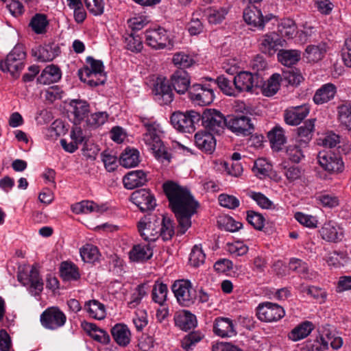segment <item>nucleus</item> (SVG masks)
I'll use <instances>...</instances> for the list:
<instances>
[{"label": "nucleus", "instance_id": "obj_1", "mask_svg": "<svg viewBox=\"0 0 351 351\" xmlns=\"http://www.w3.org/2000/svg\"><path fill=\"white\" fill-rule=\"evenodd\" d=\"M162 187L178 222V233L184 234L191 226V218L195 213L198 203L186 188L173 181L165 182Z\"/></svg>", "mask_w": 351, "mask_h": 351}, {"label": "nucleus", "instance_id": "obj_2", "mask_svg": "<svg viewBox=\"0 0 351 351\" xmlns=\"http://www.w3.org/2000/svg\"><path fill=\"white\" fill-rule=\"evenodd\" d=\"M142 122L146 128V132L143 134L145 143L152 150L154 156L159 162L164 165H168L171 162L172 157L160 139L161 130L159 124L156 122L151 123L145 119H143Z\"/></svg>", "mask_w": 351, "mask_h": 351}, {"label": "nucleus", "instance_id": "obj_3", "mask_svg": "<svg viewBox=\"0 0 351 351\" xmlns=\"http://www.w3.org/2000/svg\"><path fill=\"white\" fill-rule=\"evenodd\" d=\"M171 290L178 302L182 306L189 307L197 300V291L188 280H176L171 286Z\"/></svg>", "mask_w": 351, "mask_h": 351}, {"label": "nucleus", "instance_id": "obj_4", "mask_svg": "<svg viewBox=\"0 0 351 351\" xmlns=\"http://www.w3.org/2000/svg\"><path fill=\"white\" fill-rule=\"evenodd\" d=\"M201 120V114L194 110L185 112L178 111L171 116V123L175 129L182 132H191L195 130V124Z\"/></svg>", "mask_w": 351, "mask_h": 351}, {"label": "nucleus", "instance_id": "obj_5", "mask_svg": "<svg viewBox=\"0 0 351 351\" xmlns=\"http://www.w3.org/2000/svg\"><path fill=\"white\" fill-rule=\"evenodd\" d=\"M26 54L23 45H17L7 56L3 62H1L0 68L3 72H10L13 77H18L19 73L23 69V61Z\"/></svg>", "mask_w": 351, "mask_h": 351}, {"label": "nucleus", "instance_id": "obj_6", "mask_svg": "<svg viewBox=\"0 0 351 351\" xmlns=\"http://www.w3.org/2000/svg\"><path fill=\"white\" fill-rule=\"evenodd\" d=\"M202 124L205 129L210 133L220 134L226 127L228 128V120L223 114L215 109H206L201 115Z\"/></svg>", "mask_w": 351, "mask_h": 351}, {"label": "nucleus", "instance_id": "obj_7", "mask_svg": "<svg viewBox=\"0 0 351 351\" xmlns=\"http://www.w3.org/2000/svg\"><path fill=\"white\" fill-rule=\"evenodd\" d=\"M145 34L146 43L153 49H171L173 47V41L169 34L161 27L147 29Z\"/></svg>", "mask_w": 351, "mask_h": 351}, {"label": "nucleus", "instance_id": "obj_8", "mask_svg": "<svg viewBox=\"0 0 351 351\" xmlns=\"http://www.w3.org/2000/svg\"><path fill=\"white\" fill-rule=\"evenodd\" d=\"M285 40L276 32L263 36L261 40V49L264 53L271 56L278 51V60L282 65H285V50L282 49Z\"/></svg>", "mask_w": 351, "mask_h": 351}, {"label": "nucleus", "instance_id": "obj_9", "mask_svg": "<svg viewBox=\"0 0 351 351\" xmlns=\"http://www.w3.org/2000/svg\"><path fill=\"white\" fill-rule=\"evenodd\" d=\"M17 278L18 280L27 287L32 295H39L43 291L44 283L36 267H32L29 271H20Z\"/></svg>", "mask_w": 351, "mask_h": 351}, {"label": "nucleus", "instance_id": "obj_10", "mask_svg": "<svg viewBox=\"0 0 351 351\" xmlns=\"http://www.w3.org/2000/svg\"><path fill=\"white\" fill-rule=\"evenodd\" d=\"M160 220L155 215L143 217L138 223V232L141 237L147 241H155L160 237Z\"/></svg>", "mask_w": 351, "mask_h": 351}, {"label": "nucleus", "instance_id": "obj_11", "mask_svg": "<svg viewBox=\"0 0 351 351\" xmlns=\"http://www.w3.org/2000/svg\"><path fill=\"white\" fill-rule=\"evenodd\" d=\"M40 321L44 328L53 330L65 324L66 316L59 308L52 306L42 313Z\"/></svg>", "mask_w": 351, "mask_h": 351}, {"label": "nucleus", "instance_id": "obj_12", "mask_svg": "<svg viewBox=\"0 0 351 351\" xmlns=\"http://www.w3.org/2000/svg\"><path fill=\"white\" fill-rule=\"evenodd\" d=\"M243 16L247 24L260 29H263L265 23L275 17L272 14L263 16L261 10L254 5H247L243 10Z\"/></svg>", "mask_w": 351, "mask_h": 351}, {"label": "nucleus", "instance_id": "obj_13", "mask_svg": "<svg viewBox=\"0 0 351 351\" xmlns=\"http://www.w3.org/2000/svg\"><path fill=\"white\" fill-rule=\"evenodd\" d=\"M285 315L283 308L269 302L259 304L256 308V315L259 320L265 322H276Z\"/></svg>", "mask_w": 351, "mask_h": 351}, {"label": "nucleus", "instance_id": "obj_14", "mask_svg": "<svg viewBox=\"0 0 351 351\" xmlns=\"http://www.w3.org/2000/svg\"><path fill=\"white\" fill-rule=\"evenodd\" d=\"M228 128L237 135L242 136H248L254 130V123L245 116L229 117Z\"/></svg>", "mask_w": 351, "mask_h": 351}, {"label": "nucleus", "instance_id": "obj_15", "mask_svg": "<svg viewBox=\"0 0 351 351\" xmlns=\"http://www.w3.org/2000/svg\"><path fill=\"white\" fill-rule=\"evenodd\" d=\"M130 200L136 205L141 211L153 210L156 205L154 195L149 190L145 189L134 191L131 194Z\"/></svg>", "mask_w": 351, "mask_h": 351}, {"label": "nucleus", "instance_id": "obj_16", "mask_svg": "<svg viewBox=\"0 0 351 351\" xmlns=\"http://www.w3.org/2000/svg\"><path fill=\"white\" fill-rule=\"evenodd\" d=\"M189 95L191 99L199 106L210 104L215 97L213 89L200 84H194L189 90Z\"/></svg>", "mask_w": 351, "mask_h": 351}, {"label": "nucleus", "instance_id": "obj_17", "mask_svg": "<svg viewBox=\"0 0 351 351\" xmlns=\"http://www.w3.org/2000/svg\"><path fill=\"white\" fill-rule=\"evenodd\" d=\"M317 160L319 164L329 172H341L343 169L342 158L335 154L319 152Z\"/></svg>", "mask_w": 351, "mask_h": 351}, {"label": "nucleus", "instance_id": "obj_18", "mask_svg": "<svg viewBox=\"0 0 351 351\" xmlns=\"http://www.w3.org/2000/svg\"><path fill=\"white\" fill-rule=\"evenodd\" d=\"M258 79L257 75H253L250 72L242 71L238 73L234 77L237 94L243 91L252 92L258 86Z\"/></svg>", "mask_w": 351, "mask_h": 351}, {"label": "nucleus", "instance_id": "obj_19", "mask_svg": "<svg viewBox=\"0 0 351 351\" xmlns=\"http://www.w3.org/2000/svg\"><path fill=\"white\" fill-rule=\"evenodd\" d=\"M196 147L206 154H212L216 147V140L213 134L207 130L197 132L194 136Z\"/></svg>", "mask_w": 351, "mask_h": 351}, {"label": "nucleus", "instance_id": "obj_20", "mask_svg": "<svg viewBox=\"0 0 351 351\" xmlns=\"http://www.w3.org/2000/svg\"><path fill=\"white\" fill-rule=\"evenodd\" d=\"M214 333L222 338L232 337L237 335L233 321L228 317H217L213 323Z\"/></svg>", "mask_w": 351, "mask_h": 351}, {"label": "nucleus", "instance_id": "obj_21", "mask_svg": "<svg viewBox=\"0 0 351 351\" xmlns=\"http://www.w3.org/2000/svg\"><path fill=\"white\" fill-rule=\"evenodd\" d=\"M156 100L160 105L171 104L173 99V93L171 86L166 80L158 81L154 89Z\"/></svg>", "mask_w": 351, "mask_h": 351}, {"label": "nucleus", "instance_id": "obj_22", "mask_svg": "<svg viewBox=\"0 0 351 351\" xmlns=\"http://www.w3.org/2000/svg\"><path fill=\"white\" fill-rule=\"evenodd\" d=\"M267 136L273 151L278 152L284 149L285 145V135L283 128L279 125H275L267 132Z\"/></svg>", "mask_w": 351, "mask_h": 351}, {"label": "nucleus", "instance_id": "obj_23", "mask_svg": "<svg viewBox=\"0 0 351 351\" xmlns=\"http://www.w3.org/2000/svg\"><path fill=\"white\" fill-rule=\"evenodd\" d=\"M174 322L176 326L185 331L197 326L195 315L187 310L176 312L174 315Z\"/></svg>", "mask_w": 351, "mask_h": 351}, {"label": "nucleus", "instance_id": "obj_24", "mask_svg": "<svg viewBox=\"0 0 351 351\" xmlns=\"http://www.w3.org/2000/svg\"><path fill=\"white\" fill-rule=\"evenodd\" d=\"M114 341L121 347H126L131 341V332L127 325L116 324L110 330Z\"/></svg>", "mask_w": 351, "mask_h": 351}, {"label": "nucleus", "instance_id": "obj_25", "mask_svg": "<svg viewBox=\"0 0 351 351\" xmlns=\"http://www.w3.org/2000/svg\"><path fill=\"white\" fill-rule=\"evenodd\" d=\"M337 93V87L332 83H327L318 88L313 97L314 103L322 105L334 99Z\"/></svg>", "mask_w": 351, "mask_h": 351}, {"label": "nucleus", "instance_id": "obj_26", "mask_svg": "<svg viewBox=\"0 0 351 351\" xmlns=\"http://www.w3.org/2000/svg\"><path fill=\"white\" fill-rule=\"evenodd\" d=\"M147 175L142 170L132 171L123 178L124 186L128 189H134L145 184L147 182Z\"/></svg>", "mask_w": 351, "mask_h": 351}, {"label": "nucleus", "instance_id": "obj_27", "mask_svg": "<svg viewBox=\"0 0 351 351\" xmlns=\"http://www.w3.org/2000/svg\"><path fill=\"white\" fill-rule=\"evenodd\" d=\"M171 82L179 94L185 93L190 86V77L184 70H177L171 76Z\"/></svg>", "mask_w": 351, "mask_h": 351}, {"label": "nucleus", "instance_id": "obj_28", "mask_svg": "<svg viewBox=\"0 0 351 351\" xmlns=\"http://www.w3.org/2000/svg\"><path fill=\"white\" fill-rule=\"evenodd\" d=\"M322 238L328 242H338L343 238V232L335 222L325 223L320 230Z\"/></svg>", "mask_w": 351, "mask_h": 351}, {"label": "nucleus", "instance_id": "obj_29", "mask_svg": "<svg viewBox=\"0 0 351 351\" xmlns=\"http://www.w3.org/2000/svg\"><path fill=\"white\" fill-rule=\"evenodd\" d=\"M308 113L309 108L306 105L291 107L287 110V124L299 125Z\"/></svg>", "mask_w": 351, "mask_h": 351}, {"label": "nucleus", "instance_id": "obj_30", "mask_svg": "<svg viewBox=\"0 0 351 351\" xmlns=\"http://www.w3.org/2000/svg\"><path fill=\"white\" fill-rule=\"evenodd\" d=\"M82 325L90 337L95 341L105 345L110 343V337L106 330L98 328L95 324L91 323L84 322Z\"/></svg>", "mask_w": 351, "mask_h": 351}, {"label": "nucleus", "instance_id": "obj_31", "mask_svg": "<svg viewBox=\"0 0 351 351\" xmlns=\"http://www.w3.org/2000/svg\"><path fill=\"white\" fill-rule=\"evenodd\" d=\"M61 75L62 73L59 67L51 64L44 69L37 80L41 84H50L60 80Z\"/></svg>", "mask_w": 351, "mask_h": 351}, {"label": "nucleus", "instance_id": "obj_32", "mask_svg": "<svg viewBox=\"0 0 351 351\" xmlns=\"http://www.w3.org/2000/svg\"><path fill=\"white\" fill-rule=\"evenodd\" d=\"M152 255V250L148 245H134L129 252V258L134 262L147 261Z\"/></svg>", "mask_w": 351, "mask_h": 351}, {"label": "nucleus", "instance_id": "obj_33", "mask_svg": "<svg viewBox=\"0 0 351 351\" xmlns=\"http://www.w3.org/2000/svg\"><path fill=\"white\" fill-rule=\"evenodd\" d=\"M205 14L210 24L221 23L229 12L228 7L212 6L205 10Z\"/></svg>", "mask_w": 351, "mask_h": 351}, {"label": "nucleus", "instance_id": "obj_34", "mask_svg": "<svg viewBox=\"0 0 351 351\" xmlns=\"http://www.w3.org/2000/svg\"><path fill=\"white\" fill-rule=\"evenodd\" d=\"M72 209L76 214H88L93 212L101 213L106 210L107 207L105 205L99 206L93 201H82L74 204Z\"/></svg>", "mask_w": 351, "mask_h": 351}, {"label": "nucleus", "instance_id": "obj_35", "mask_svg": "<svg viewBox=\"0 0 351 351\" xmlns=\"http://www.w3.org/2000/svg\"><path fill=\"white\" fill-rule=\"evenodd\" d=\"M314 329V326L312 322L305 321L296 327H295L289 333V338L293 341H297L306 338Z\"/></svg>", "mask_w": 351, "mask_h": 351}, {"label": "nucleus", "instance_id": "obj_36", "mask_svg": "<svg viewBox=\"0 0 351 351\" xmlns=\"http://www.w3.org/2000/svg\"><path fill=\"white\" fill-rule=\"evenodd\" d=\"M84 309L87 311L89 316L94 319L101 320L106 317L105 306L98 300H92L86 302Z\"/></svg>", "mask_w": 351, "mask_h": 351}, {"label": "nucleus", "instance_id": "obj_37", "mask_svg": "<svg viewBox=\"0 0 351 351\" xmlns=\"http://www.w3.org/2000/svg\"><path fill=\"white\" fill-rule=\"evenodd\" d=\"M78 75L82 81L87 83L90 86H97L104 84L106 80L105 74L91 73L88 69H82L79 70Z\"/></svg>", "mask_w": 351, "mask_h": 351}, {"label": "nucleus", "instance_id": "obj_38", "mask_svg": "<svg viewBox=\"0 0 351 351\" xmlns=\"http://www.w3.org/2000/svg\"><path fill=\"white\" fill-rule=\"evenodd\" d=\"M60 273L64 281L77 280L80 278L78 267L71 262H62L60 265Z\"/></svg>", "mask_w": 351, "mask_h": 351}, {"label": "nucleus", "instance_id": "obj_39", "mask_svg": "<svg viewBox=\"0 0 351 351\" xmlns=\"http://www.w3.org/2000/svg\"><path fill=\"white\" fill-rule=\"evenodd\" d=\"M139 158V152L137 149L128 148L121 155L120 164L125 168H132L138 165Z\"/></svg>", "mask_w": 351, "mask_h": 351}, {"label": "nucleus", "instance_id": "obj_40", "mask_svg": "<svg viewBox=\"0 0 351 351\" xmlns=\"http://www.w3.org/2000/svg\"><path fill=\"white\" fill-rule=\"evenodd\" d=\"M315 119H308L304 124L297 128L298 141L306 144L312 138L315 128Z\"/></svg>", "mask_w": 351, "mask_h": 351}, {"label": "nucleus", "instance_id": "obj_41", "mask_svg": "<svg viewBox=\"0 0 351 351\" xmlns=\"http://www.w3.org/2000/svg\"><path fill=\"white\" fill-rule=\"evenodd\" d=\"M71 106L75 117L74 123L75 125L79 124L87 116L89 112V105L85 101L76 100L71 102Z\"/></svg>", "mask_w": 351, "mask_h": 351}, {"label": "nucleus", "instance_id": "obj_42", "mask_svg": "<svg viewBox=\"0 0 351 351\" xmlns=\"http://www.w3.org/2000/svg\"><path fill=\"white\" fill-rule=\"evenodd\" d=\"M280 75L278 73L273 74L269 79L265 82L262 87L263 95L266 97H271L275 95L280 88Z\"/></svg>", "mask_w": 351, "mask_h": 351}, {"label": "nucleus", "instance_id": "obj_43", "mask_svg": "<svg viewBox=\"0 0 351 351\" xmlns=\"http://www.w3.org/2000/svg\"><path fill=\"white\" fill-rule=\"evenodd\" d=\"M289 269L296 271L302 278L311 280L315 276L312 272H309L307 264L298 258H291L289 263Z\"/></svg>", "mask_w": 351, "mask_h": 351}, {"label": "nucleus", "instance_id": "obj_44", "mask_svg": "<svg viewBox=\"0 0 351 351\" xmlns=\"http://www.w3.org/2000/svg\"><path fill=\"white\" fill-rule=\"evenodd\" d=\"M168 288L167 285L156 281L152 289V297L155 303L163 305L167 300Z\"/></svg>", "mask_w": 351, "mask_h": 351}, {"label": "nucleus", "instance_id": "obj_45", "mask_svg": "<svg viewBox=\"0 0 351 351\" xmlns=\"http://www.w3.org/2000/svg\"><path fill=\"white\" fill-rule=\"evenodd\" d=\"M172 62L176 67L180 69V70H184L193 66L195 64V60L189 54L184 51H179L173 54Z\"/></svg>", "mask_w": 351, "mask_h": 351}, {"label": "nucleus", "instance_id": "obj_46", "mask_svg": "<svg viewBox=\"0 0 351 351\" xmlns=\"http://www.w3.org/2000/svg\"><path fill=\"white\" fill-rule=\"evenodd\" d=\"M80 256L86 263H95L100 256L98 248L92 244H86L80 249Z\"/></svg>", "mask_w": 351, "mask_h": 351}, {"label": "nucleus", "instance_id": "obj_47", "mask_svg": "<svg viewBox=\"0 0 351 351\" xmlns=\"http://www.w3.org/2000/svg\"><path fill=\"white\" fill-rule=\"evenodd\" d=\"M160 237L163 241L170 240L175 234L174 225L173 221L167 217H163L160 221Z\"/></svg>", "mask_w": 351, "mask_h": 351}, {"label": "nucleus", "instance_id": "obj_48", "mask_svg": "<svg viewBox=\"0 0 351 351\" xmlns=\"http://www.w3.org/2000/svg\"><path fill=\"white\" fill-rule=\"evenodd\" d=\"M326 52L325 49L321 45H308L306 47L304 56L308 62H317L322 59Z\"/></svg>", "mask_w": 351, "mask_h": 351}, {"label": "nucleus", "instance_id": "obj_49", "mask_svg": "<svg viewBox=\"0 0 351 351\" xmlns=\"http://www.w3.org/2000/svg\"><path fill=\"white\" fill-rule=\"evenodd\" d=\"M217 86L226 95L229 96L237 95L236 86L234 84V80H230L224 76H219L215 80Z\"/></svg>", "mask_w": 351, "mask_h": 351}, {"label": "nucleus", "instance_id": "obj_50", "mask_svg": "<svg viewBox=\"0 0 351 351\" xmlns=\"http://www.w3.org/2000/svg\"><path fill=\"white\" fill-rule=\"evenodd\" d=\"M38 60L41 62L52 61L59 53V48L53 45H45L38 50Z\"/></svg>", "mask_w": 351, "mask_h": 351}, {"label": "nucleus", "instance_id": "obj_51", "mask_svg": "<svg viewBox=\"0 0 351 351\" xmlns=\"http://www.w3.org/2000/svg\"><path fill=\"white\" fill-rule=\"evenodd\" d=\"M48 21L45 15L36 14L31 20L29 25L36 34H43L46 31Z\"/></svg>", "mask_w": 351, "mask_h": 351}, {"label": "nucleus", "instance_id": "obj_52", "mask_svg": "<svg viewBox=\"0 0 351 351\" xmlns=\"http://www.w3.org/2000/svg\"><path fill=\"white\" fill-rule=\"evenodd\" d=\"M202 337L203 335L198 331L190 332L182 339V348L186 351H189L193 348L197 343L202 340Z\"/></svg>", "mask_w": 351, "mask_h": 351}, {"label": "nucleus", "instance_id": "obj_53", "mask_svg": "<svg viewBox=\"0 0 351 351\" xmlns=\"http://www.w3.org/2000/svg\"><path fill=\"white\" fill-rule=\"evenodd\" d=\"M109 114L106 112H98L91 114L87 117L86 123L88 126L97 128L106 123Z\"/></svg>", "mask_w": 351, "mask_h": 351}, {"label": "nucleus", "instance_id": "obj_54", "mask_svg": "<svg viewBox=\"0 0 351 351\" xmlns=\"http://www.w3.org/2000/svg\"><path fill=\"white\" fill-rule=\"evenodd\" d=\"M338 116L340 123L348 130H351V106H340L338 108Z\"/></svg>", "mask_w": 351, "mask_h": 351}, {"label": "nucleus", "instance_id": "obj_55", "mask_svg": "<svg viewBox=\"0 0 351 351\" xmlns=\"http://www.w3.org/2000/svg\"><path fill=\"white\" fill-rule=\"evenodd\" d=\"M206 255L204 253L202 247L199 245H195L191 250L189 257L190 264L197 267L204 263Z\"/></svg>", "mask_w": 351, "mask_h": 351}, {"label": "nucleus", "instance_id": "obj_56", "mask_svg": "<svg viewBox=\"0 0 351 351\" xmlns=\"http://www.w3.org/2000/svg\"><path fill=\"white\" fill-rule=\"evenodd\" d=\"M304 77L298 69L291 66L287 67V82L292 86H298Z\"/></svg>", "mask_w": 351, "mask_h": 351}, {"label": "nucleus", "instance_id": "obj_57", "mask_svg": "<svg viewBox=\"0 0 351 351\" xmlns=\"http://www.w3.org/2000/svg\"><path fill=\"white\" fill-rule=\"evenodd\" d=\"M270 165L263 158H258L254 162L252 169L254 174L259 178H263L268 175Z\"/></svg>", "mask_w": 351, "mask_h": 351}, {"label": "nucleus", "instance_id": "obj_58", "mask_svg": "<svg viewBox=\"0 0 351 351\" xmlns=\"http://www.w3.org/2000/svg\"><path fill=\"white\" fill-rule=\"evenodd\" d=\"M218 200L219 204L221 206L229 209H235L240 205V202L238 198L234 195H230L226 193L219 195Z\"/></svg>", "mask_w": 351, "mask_h": 351}, {"label": "nucleus", "instance_id": "obj_59", "mask_svg": "<svg viewBox=\"0 0 351 351\" xmlns=\"http://www.w3.org/2000/svg\"><path fill=\"white\" fill-rule=\"evenodd\" d=\"M247 220L256 230H261L264 227L265 218L258 213L248 210L247 212Z\"/></svg>", "mask_w": 351, "mask_h": 351}, {"label": "nucleus", "instance_id": "obj_60", "mask_svg": "<svg viewBox=\"0 0 351 351\" xmlns=\"http://www.w3.org/2000/svg\"><path fill=\"white\" fill-rule=\"evenodd\" d=\"M248 196L254 200L256 204L264 209H269L272 208L273 203L265 195L261 193L250 191Z\"/></svg>", "mask_w": 351, "mask_h": 351}, {"label": "nucleus", "instance_id": "obj_61", "mask_svg": "<svg viewBox=\"0 0 351 351\" xmlns=\"http://www.w3.org/2000/svg\"><path fill=\"white\" fill-rule=\"evenodd\" d=\"M125 45L128 50L133 52H139L143 48V43L138 36L131 34L125 37Z\"/></svg>", "mask_w": 351, "mask_h": 351}, {"label": "nucleus", "instance_id": "obj_62", "mask_svg": "<svg viewBox=\"0 0 351 351\" xmlns=\"http://www.w3.org/2000/svg\"><path fill=\"white\" fill-rule=\"evenodd\" d=\"M228 251L234 256L245 255L248 252V247L240 241L228 245Z\"/></svg>", "mask_w": 351, "mask_h": 351}, {"label": "nucleus", "instance_id": "obj_63", "mask_svg": "<svg viewBox=\"0 0 351 351\" xmlns=\"http://www.w3.org/2000/svg\"><path fill=\"white\" fill-rule=\"evenodd\" d=\"M133 323L136 330L141 331L148 323L147 312L143 309H138L133 317Z\"/></svg>", "mask_w": 351, "mask_h": 351}, {"label": "nucleus", "instance_id": "obj_64", "mask_svg": "<svg viewBox=\"0 0 351 351\" xmlns=\"http://www.w3.org/2000/svg\"><path fill=\"white\" fill-rule=\"evenodd\" d=\"M85 4L88 11L95 16L104 13V3L103 0H86Z\"/></svg>", "mask_w": 351, "mask_h": 351}]
</instances>
